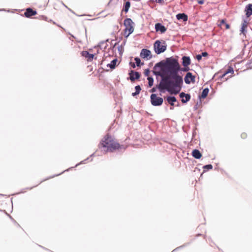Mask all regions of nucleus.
<instances>
[{
  "mask_svg": "<svg viewBox=\"0 0 252 252\" xmlns=\"http://www.w3.org/2000/svg\"><path fill=\"white\" fill-rule=\"evenodd\" d=\"M195 76L193 75L191 73L188 72L184 78L185 82L187 84H189L191 82H195Z\"/></svg>",
  "mask_w": 252,
  "mask_h": 252,
  "instance_id": "423d86ee",
  "label": "nucleus"
},
{
  "mask_svg": "<svg viewBox=\"0 0 252 252\" xmlns=\"http://www.w3.org/2000/svg\"><path fill=\"white\" fill-rule=\"evenodd\" d=\"M246 15L247 17H249L252 15V4H249L246 7Z\"/></svg>",
  "mask_w": 252,
  "mask_h": 252,
  "instance_id": "2eb2a0df",
  "label": "nucleus"
},
{
  "mask_svg": "<svg viewBox=\"0 0 252 252\" xmlns=\"http://www.w3.org/2000/svg\"><path fill=\"white\" fill-rule=\"evenodd\" d=\"M19 228V225L15 222H12V223L10 225V228L12 230L13 229V228L18 229Z\"/></svg>",
  "mask_w": 252,
  "mask_h": 252,
  "instance_id": "b1692460",
  "label": "nucleus"
},
{
  "mask_svg": "<svg viewBox=\"0 0 252 252\" xmlns=\"http://www.w3.org/2000/svg\"><path fill=\"white\" fill-rule=\"evenodd\" d=\"M204 168L207 169H212L213 168V166L211 164L206 165L204 166Z\"/></svg>",
  "mask_w": 252,
  "mask_h": 252,
  "instance_id": "cd10ccee",
  "label": "nucleus"
},
{
  "mask_svg": "<svg viewBox=\"0 0 252 252\" xmlns=\"http://www.w3.org/2000/svg\"><path fill=\"white\" fill-rule=\"evenodd\" d=\"M197 2L200 4H202L204 3V0H197Z\"/></svg>",
  "mask_w": 252,
  "mask_h": 252,
  "instance_id": "2f4dec72",
  "label": "nucleus"
},
{
  "mask_svg": "<svg viewBox=\"0 0 252 252\" xmlns=\"http://www.w3.org/2000/svg\"><path fill=\"white\" fill-rule=\"evenodd\" d=\"M104 60V59L102 60V62H103Z\"/></svg>",
  "mask_w": 252,
  "mask_h": 252,
  "instance_id": "4c0bfd02",
  "label": "nucleus"
},
{
  "mask_svg": "<svg viewBox=\"0 0 252 252\" xmlns=\"http://www.w3.org/2000/svg\"><path fill=\"white\" fill-rule=\"evenodd\" d=\"M182 60L183 65L185 67L188 66L190 64V60L189 57L184 56L182 58Z\"/></svg>",
  "mask_w": 252,
  "mask_h": 252,
  "instance_id": "ddd939ff",
  "label": "nucleus"
},
{
  "mask_svg": "<svg viewBox=\"0 0 252 252\" xmlns=\"http://www.w3.org/2000/svg\"><path fill=\"white\" fill-rule=\"evenodd\" d=\"M155 29L157 32L160 31L161 33L165 32L166 31V28L160 23L155 25Z\"/></svg>",
  "mask_w": 252,
  "mask_h": 252,
  "instance_id": "9b49d317",
  "label": "nucleus"
},
{
  "mask_svg": "<svg viewBox=\"0 0 252 252\" xmlns=\"http://www.w3.org/2000/svg\"><path fill=\"white\" fill-rule=\"evenodd\" d=\"M167 101L171 105L174 106V102H176L177 100L174 96H168L167 97Z\"/></svg>",
  "mask_w": 252,
  "mask_h": 252,
  "instance_id": "6ab92c4d",
  "label": "nucleus"
},
{
  "mask_svg": "<svg viewBox=\"0 0 252 252\" xmlns=\"http://www.w3.org/2000/svg\"><path fill=\"white\" fill-rule=\"evenodd\" d=\"M154 91H155V89H154V88H153V89H152V92H154Z\"/></svg>",
  "mask_w": 252,
  "mask_h": 252,
  "instance_id": "e433bc0d",
  "label": "nucleus"
},
{
  "mask_svg": "<svg viewBox=\"0 0 252 252\" xmlns=\"http://www.w3.org/2000/svg\"><path fill=\"white\" fill-rule=\"evenodd\" d=\"M130 3L129 1H126L125 3V5H124V8H123V10L125 12H127V11H128V9L130 7Z\"/></svg>",
  "mask_w": 252,
  "mask_h": 252,
  "instance_id": "5701e85b",
  "label": "nucleus"
},
{
  "mask_svg": "<svg viewBox=\"0 0 252 252\" xmlns=\"http://www.w3.org/2000/svg\"><path fill=\"white\" fill-rule=\"evenodd\" d=\"M192 155L194 158L196 159H199L202 156V154L200 151L196 149L193 150L192 151Z\"/></svg>",
  "mask_w": 252,
  "mask_h": 252,
  "instance_id": "dca6fc26",
  "label": "nucleus"
},
{
  "mask_svg": "<svg viewBox=\"0 0 252 252\" xmlns=\"http://www.w3.org/2000/svg\"><path fill=\"white\" fill-rule=\"evenodd\" d=\"M124 25L125 26L124 36L127 38L133 32L135 25L130 18H126L124 21Z\"/></svg>",
  "mask_w": 252,
  "mask_h": 252,
  "instance_id": "7ed1b4c3",
  "label": "nucleus"
},
{
  "mask_svg": "<svg viewBox=\"0 0 252 252\" xmlns=\"http://www.w3.org/2000/svg\"><path fill=\"white\" fill-rule=\"evenodd\" d=\"M241 137L243 139H245L247 137V134L245 132H243L241 134Z\"/></svg>",
  "mask_w": 252,
  "mask_h": 252,
  "instance_id": "c85d7f7f",
  "label": "nucleus"
},
{
  "mask_svg": "<svg viewBox=\"0 0 252 252\" xmlns=\"http://www.w3.org/2000/svg\"><path fill=\"white\" fill-rule=\"evenodd\" d=\"M163 99L161 97H158L157 95L153 94L151 95V102L154 106H160L163 103Z\"/></svg>",
  "mask_w": 252,
  "mask_h": 252,
  "instance_id": "39448f33",
  "label": "nucleus"
},
{
  "mask_svg": "<svg viewBox=\"0 0 252 252\" xmlns=\"http://www.w3.org/2000/svg\"><path fill=\"white\" fill-rule=\"evenodd\" d=\"M166 46L165 41L157 40L154 43L155 51L157 54H159L166 50Z\"/></svg>",
  "mask_w": 252,
  "mask_h": 252,
  "instance_id": "20e7f679",
  "label": "nucleus"
},
{
  "mask_svg": "<svg viewBox=\"0 0 252 252\" xmlns=\"http://www.w3.org/2000/svg\"><path fill=\"white\" fill-rule=\"evenodd\" d=\"M176 18L178 20H183L184 22L188 20V16L184 13H179L177 14Z\"/></svg>",
  "mask_w": 252,
  "mask_h": 252,
  "instance_id": "f3484780",
  "label": "nucleus"
},
{
  "mask_svg": "<svg viewBox=\"0 0 252 252\" xmlns=\"http://www.w3.org/2000/svg\"><path fill=\"white\" fill-rule=\"evenodd\" d=\"M201 55H202V56L203 57H207L208 55V54L206 52H204L202 53Z\"/></svg>",
  "mask_w": 252,
  "mask_h": 252,
  "instance_id": "7c9ffc66",
  "label": "nucleus"
},
{
  "mask_svg": "<svg viewBox=\"0 0 252 252\" xmlns=\"http://www.w3.org/2000/svg\"><path fill=\"white\" fill-rule=\"evenodd\" d=\"M81 55L82 56L85 57L86 58H87V61L89 62L92 61L94 57V55L90 54L88 51H83L81 53Z\"/></svg>",
  "mask_w": 252,
  "mask_h": 252,
  "instance_id": "1a4fd4ad",
  "label": "nucleus"
},
{
  "mask_svg": "<svg viewBox=\"0 0 252 252\" xmlns=\"http://www.w3.org/2000/svg\"><path fill=\"white\" fill-rule=\"evenodd\" d=\"M134 60L135 61V63H136L137 66H139L140 65V63H141L140 59L138 58H135L134 59Z\"/></svg>",
  "mask_w": 252,
  "mask_h": 252,
  "instance_id": "bb28decb",
  "label": "nucleus"
},
{
  "mask_svg": "<svg viewBox=\"0 0 252 252\" xmlns=\"http://www.w3.org/2000/svg\"><path fill=\"white\" fill-rule=\"evenodd\" d=\"M37 14L36 11L33 10L31 8H28L26 9V12H25V15L27 17H30L32 16L35 15Z\"/></svg>",
  "mask_w": 252,
  "mask_h": 252,
  "instance_id": "f8f14e48",
  "label": "nucleus"
},
{
  "mask_svg": "<svg viewBox=\"0 0 252 252\" xmlns=\"http://www.w3.org/2000/svg\"><path fill=\"white\" fill-rule=\"evenodd\" d=\"M209 93V89L208 88L204 89L200 95V97L202 98H205L207 96Z\"/></svg>",
  "mask_w": 252,
  "mask_h": 252,
  "instance_id": "412c9836",
  "label": "nucleus"
},
{
  "mask_svg": "<svg viewBox=\"0 0 252 252\" xmlns=\"http://www.w3.org/2000/svg\"><path fill=\"white\" fill-rule=\"evenodd\" d=\"M148 84L149 87H152L153 85L154 79L152 77H148Z\"/></svg>",
  "mask_w": 252,
  "mask_h": 252,
  "instance_id": "a878e982",
  "label": "nucleus"
},
{
  "mask_svg": "<svg viewBox=\"0 0 252 252\" xmlns=\"http://www.w3.org/2000/svg\"><path fill=\"white\" fill-rule=\"evenodd\" d=\"M196 59L198 61H200L202 59V55H198L196 56Z\"/></svg>",
  "mask_w": 252,
  "mask_h": 252,
  "instance_id": "c756f323",
  "label": "nucleus"
},
{
  "mask_svg": "<svg viewBox=\"0 0 252 252\" xmlns=\"http://www.w3.org/2000/svg\"><path fill=\"white\" fill-rule=\"evenodd\" d=\"M169 72V75L162 77L158 89L160 92H164L166 90L171 94H177L181 91L183 85V78L178 75L180 66L177 59L173 57L168 58L164 63H160Z\"/></svg>",
  "mask_w": 252,
  "mask_h": 252,
  "instance_id": "f257e3e1",
  "label": "nucleus"
},
{
  "mask_svg": "<svg viewBox=\"0 0 252 252\" xmlns=\"http://www.w3.org/2000/svg\"><path fill=\"white\" fill-rule=\"evenodd\" d=\"M118 60L117 59H115L113 60L110 63H108L107 64V66L110 67L111 69H114L116 66V63Z\"/></svg>",
  "mask_w": 252,
  "mask_h": 252,
  "instance_id": "a211bd4d",
  "label": "nucleus"
},
{
  "mask_svg": "<svg viewBox=\"0 0 252 252\" xmlns=\"http://www.w3.org/2000/svg\"><path fill=\"white\" fill-rule=\"evenodd\" d=\"M189 69V67L188 66L185 67L183 69V71H187Z\"/></svg>",
  "mask_w": 252,
  "mask_h": 252,
  "instance_id": "473e14b6",
  "label": "nucleus"
},
{
  "mask_svg": "<svg viewBox=\"0 0 252 252\" xmlns=\"http://www.w3.org/2000/svg\"><path fill=\"white\" fill-rule=\"evenodd\" d=\"M131 66H132L133 68H135V64H134V63H133L131 64Z\"/></svg>",
  "mask_w": 252,
  "mask_h": 252,
  "instance_id": "c9c22d12",
  "label": "nucleus"
},
{
  "mask_svg": "<svg viewBox=\"0 0 252 252\" xmlns=\"http://www.w3.org/2000/svg\"><path fill=\"white\" fill-rule=\"evenodd\" d=\"M180 97L182 98V102L183 103H186L190 99V96L189 94H186L183 92L180 94Z\"/></svg>",
  "mask_w": 252,
  "mask_h": 252,
  "instance_id": "9d476101",
  "label": "nucleus"
},
{
  "mask_svg": "<svg viewBox=\"0 0 252 252\" xmlns=\"http://www.w3.org/2000/svg\"><path fill=\"white\" fill-rule=\"evenodd\" d=\"M135 90H136L135 92L133 93L132 94V95L133 96L138 94L140 93V91L141 90V87H140V86L139 85L136 86L135 87Z\"/></svg>",
  "mask_w": 252,
  "mask_h": 252,
  "instance_id": "393cba45",
  "label": "nucleus"
},
{
  "mask_svg": "<svg viewBox=\"0 0 252 252\" xmlns=\"http://www.w3.org/2000/svg\"><path fill=\"white\" fill-rule=\"evenodd\" d=\"M157 2L161 3L163 1V0H156Z\"/></svg>",
  "mask_w": 252,
  "mask_h": 252,
  "instance_id": "f704fd0d",
  "label": "nucleus"
},
{
  "mask_svg": "<svg viewBox=\"0 0 252 252\" xmlns=\"http://www.w3.org/2000/svg\"><path fill=\"white\" fill-rule=\"evenodd\" d=\"M230 73L231 75L229 76L230 77L232 76V75L234 73V70L232 67L229 66L227 70L224 72V73L220 76L221 78H224V77L227 74Z\"/></svg>",
  "mask_w": 252,
  "mask_h": 252,
  "instance_id": "4468645a",
  "label": "nucleus"
},
{
  "mask_svg": "<svg viewBox=\"0 0 252 252\" xmlns=\"http://www.w3.org/2000/svg\"><path fill=\"white\" fill-rule=\"evenodd\" d=\"M140 56L141 58L143 59H148L151 58V52L150 50L143 49L141 50V53H140Z\"/></svg>",
  "mask_w": 252,
  "mask_h": 252,
  "instance_id": "0eeeda50",
  "label": "nucleus"
},
{
  "mask_svg": "<svg viewBox=\"0 0 252 252\" xmlns=\"http://www.w3.org/2000/svg\"><path fill=\"white\" fill-rule=\"evenodd\" d=\"M222 25L225 26V29H229L230 28V25L225 22V20L224 19L221 20L219 24L220 27H221Z\"/></svg>",
  "mask_w": 252,
  "mask_h": 252,
  "instance_id": "4be33fe9",
  "label": "nucleus"
},
{
  "mask_svg": "<svg viewBox=\"0 0 252 252\" xmlns=\"http://www.w3.org/2000/svg\"><path fill=\"white\" fill-rule=\"evenodd\" d=\"M99 148H106L107 151L113 152L121 148V145L114 138L107 134L102 140Z\"/></svg>",
  "mask_w": 252,
  "mask_h": 252,
  "instance_id": "f03ea898",
  "label": "nucleus"
},
{
  "mask_svg": "<svg viewBox=\"0 0 252 252\" xmlns=\"http://www.w3.org/2000/svg\"><path fill=\"white\" fill-rule=\"evenodd\" d=\"M144 73H145V75L146 76H148L149 75V70H146Z\"/></svg>",
  "mask_w": 252,
  "mask_h": 252,
  "instance_id": "72a5a7b5",
  "label": "nucleus"
},
{
  "mask_svg": "<svg viewBox=\"0 0 252 252\" xmlns=\"http://www.w3.org/2000/svg\"><path fill=\"white\" fill-rule=\"evenodd\" d=\"M248 25V22L245 20H244L243 21V22L242 24L241 32V33H243L244 34H245L246 29L247 28Z\"/></svg>",
  "mask_w": 252,
  "mask_h": 252,
  "instance_id": "aec40b11",
  "label": "nucleus"
},
{
  "mask_svg": "<svg viewBox=\"0 0 252 252\" xmlns=\"http://www.w3.org/2000/svg\"><path fill=\"white\" fill-rule=\"evenodd\" d=\"M130 79L131 81H134L136 79H138L140 77V74L136 71L131 70L129 73Z\"/></svg>",
  "mask_w": 252,
  "mask_h": 252,
  "instance_id": "6e6552de",
  "label": "nucleus"
}]
</instances>
